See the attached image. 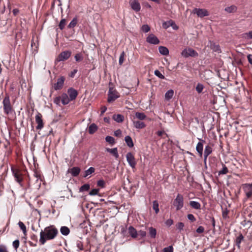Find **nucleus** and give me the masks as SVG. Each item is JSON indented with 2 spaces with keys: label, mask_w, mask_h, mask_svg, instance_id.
Segmentation results:
<instances>
[{
  "label": "nucleus",
  "mask_w": 252,
  "mask_h": 252,
  "mask_svg": "<svg viewBox=\"0 0 252 252\" xmlns=\"http://www.w3.org/2000/svg\"><path fill=\"white\" fill-rule=\"evenodd\" d=\"M159 52L162 55H167L169 54L168 49L164 46H159L158 47Z\"/></svg>",
  "instance_id": "29"
},
{
  "label": "nucleus",
  "mask_w": 252,
  "mask_h": 252,
  "mask_svg": "<svg viewBox=\"0 0 252 252\" xmlns=\"http://www.w3.org/2000/svg\"><path fill=\"white\" fill-rule=\"evenodd\" d=\"M244 191L246 194L247 198H249L252 196V183L245 184L243 185Z\"/></svg>",
  "instance_id": "7"
},
{
  "label": "nucleus",
  "mask_w": 252,
  "mask_h": 252,
  "mask_svg": "<svg viewBox=\"0 0 252 252\" xmlns=\"http://www.w3.org/2000/svg\"><path fill=\"white\" fill-rule=\"evenodd\" d=\"M126 158V160L128 162L129 166L132 168H135L136 165V162L135 160V158L132 154L130 152L127 153Z\"/></svg>",
  "instance_id": "9"
},
{
  "label": "nucleus",
  "mask_w": 252,
  "mask_h": 252,
  "mask_svg": "<svg viewBox=\"0 0 252 252\" xmlns=\"http://www.w3.org/2000/svg\"><path fill=\"white\" fill-rule=\"evenodd\" d=\"M163 252H173V248L172 246L166 247L163 249Z\"/></svg>",
  "instance_id": "51"
},
{
  "label": "nucleus",
  "mask_w": 252,
  "mask_h": 252,
  "mask_svg": "<svg viewBox=\"0 0 252 252\" xmlns=\"http://www.w3.org/2000/svg\"><path fill=\"white\" fill-rule=\"evenodd\" d=\"M12 12H13V14L16 16L18 14V13H19V10L17 8H15L12 11Z\"/></svg>",
  "instance_id": "64"
},
{
  "label": "nucleus",
  "mask_w": 252,
  "mask_h": 252,
  "mask_svg": "<svg viewBox=\"0 0 252 252\" xmlns=\"http://www.w3.org/2000/svg\"><path fill=\"white\" fill-rule=\"evenodd\" d=\"M119 97L118 93L113 88H110L108 93V102L109 103L113 102Z\"/></svg>",
  "instance_id": "3"
},
{
  "label": "nucleus",
  "mask_w": 252,
  "mask_h": 252,
  "mask_svg": "<svg viewBox=\"0 0 252 252\" xmlns=\"http://www.w3.org/2000/svg\"><path fill=\"white\" fill-rule=\"evenodd\" d=\"M90 189V185L88 184H86L82 186L79 189L80 192H83L84 191H87Z\"/></svg>",
  "instance_id": "38"
},
{
  "label": "nucleus",
  "mask_w": 252,
  "mask_h": 252,
  "mask_svg": "<svg viewBox=\"0 0 252 252\" xmlns=\"http://www.w3.org/2000/svg\"><path fill=\"white\" fill-rule=\"evenodd\" d=\"M189 205L193 209H200L201 205L197 201H190L189 202Z\"/></svg>",
  "instance_id": "30"
},
{
  "label": "nucleus",
  "mask_w": 252,
  "mask_h": 252,
  "mask_svg": "<svg viewBox=\"0 0 252 252\" xmlns=\"http://www.w3.org/2000/svg\"><path fill=\"white\" fill-rule=\"evenodd\" d=\"M74 58L76 62H80L83 59V56L81 53H78L76 54Z\"/></svg>",
  "instance_id": "44"
},
{
  "label": "nucleus",
  "mask_w": 252,
  "mask_h": 252,
  "mask_svg": "<svg viewBox=\"0 0 252 252\" xmlns=\"http://www.w3.org/2000/svg\"><path fill=\"white\" fill-rule=\"evenodd\" d=\"M60 97L61 102L63 105H66L71 101L67 94L65 93L62 94Z\"/></svg>",
  "instance_id": "20"
},
{
  "label": "nucleus",
  "mask_w": 252,
  "mask_h": 252,
  "mask_svg": "<svg viewBox=\"0 0 252 252\" xmlns=\"http://www.w3.org/2000/svg\"><path fill=\"white\" fill-rule=\"evenodd\" d=\"M174 95V91L173 90H169L165 94V99L169 100L171 99Z\"/></svg>",
  "instance_id": "31"
},
{
  "label": "nucleus",
  "mask_w": 252,
  "mask_h": 252,
  "mask_svg": "<svg viewBox=\"0 0 252 252\" xmlns=\"http://www.w3.org/2000/svg\"><path fill=\"white\" fill-rule=\"evenodd\" d=\"M128 231L132 238H135L137 237L138 233L133 226H130L128 228Z\"/></svg>",
  "instance_id": "21"
},
{
  "label": "nucleus",
  "mask_w": 252,
  "mask_h": 252,
  "mask_svg": "<svg viewBox=\"0 0 252 252\" xmlns=\"http://www.w3.org/2000/svg\"><path fill=\"white\" fill-rule=\"evenodd\" d=\"M67 93L69 95L68 97L69 99L71 100V101L74 100L76 98L78 94L77 91L72 88H70L68 89Z\"/></svg>",
  "instance_id": "14"
},
{
  "label": "nucleus",
  "mask_w": 252,
  "mask_h": 252,
  "mask_svg": "<svg viewBox=\"0 0 252 252\" xmlns=\"http://www.w3.org/2000/svg\"><path fill=\"white\" fill-rule=\"evenodd\" d=\"M132 123L133 126L136 128L142 129L146 126L145 124L141 121L134 120L132 121Z\"/></svg>",
  "instance_id": "17"
},
{
  "label": "nucleus",
  "mask_w": 252,
  "mask_h": 252,
  "mask_svg": "<svg viewBox=\"0 0 252 252\" xmlns=\"http://www.w3.org/2000/svg\"><path fill=\"white\" fill-rule=\"evenodd\" d=\"M155 73V75H156L157 76H158V78H160V79H164L165 77L163 75H162L161 72L158 70H156L154 72Z\"/></svg>",
  "instance_id": "48"
},
{
  "label": "nucleus",
  "mask_w": 252,
  "mask_h": 252,
  "mask_svg": "<svg viewBox=\"0 0 252 252\" xmlns=\"http://www.w3.org/2000/svg\"><path fill=\"white\" fill-rule=\"evenodd\" d=\"M65 25H66V20L65 19H63L61 20V21L59 24V27L61 30H62L64 29Z\"/></svg>",
  "instance_id": "42"
},
{
  "label": "nucleus",
  "mask_w": 252,
  "mask_h": 252,
  "mask_svg": "<svg viewBox=\"0 0 252 252\" xmlns=\"http://www.w3.org/2000/svg\"><path fill=\"white\" fill-rule=\"evenodd\" d=\"M188 219L191 221L192 222L195 221L196 220V219L194 217V216L192 214H188L187 216Z\"/></svg>",
  "instance_id": "53"
},
{
  "label": "nucleus",
  "mask_w": 252,
  "mask_h": 252,
  "mask_svg": "<svg viewBox=\"0 0 252 252\" xmlns=\"http://www.w3.org/2000/svg\"><path fill=\"white\" fill-rule=\"evenodd\" d=\"M162 27L163 28L167 29L170 27H172L174 30H178V27L172 20H169L166 22H164L162 24Z\"/></svg>",
  "instance_id": "13"
},
{
  "label": "nucleus",
  "mask_w": 252,
  "mask_h": 252,
  "mask_svg": "<svg viewBox=\"0 0 252 252\" xmlns=\"http://www.w3.org/2000/svg\"><path fill=\"white\" fill-rule=\"evenodd\" d=\"M12 171L16 181L21 184L23 179L21 177V174L20 171L18 170L14 169L13 168H12Z\"/></svg>",
  "instance_id": "16"
},
{
  "label": "nucleus",
  "mask_w": 252,
  "mask_h": 252,
  "mask_svg": "<svg viewBox=\"0 0 252 252\" xmlns=\"http://www.w3.org/2000/svg\"><path fill=\"white\" fill-rule=\"evenodd\" d=\"M19 241L18 240H16L13 242V247L16 250L19 246Z\"/></svg>",
  "instance_id": "52"
},
{
  "label": "nucleus",
  "mask_w": 252,
  "mask_h": 252,
  "mask_svg": "<svg viewBox=\"0 0 252 252\" xmlns=\"http://www.w3.org/2000/svg\"><path fill=\"white\" fill-rule=\"evenodd\" d=\"M196 231L197 233H202L204 232V228L203 226H200L197 228Z\"/></svg>",
  "instance_id": "55"
},
{
  "label": "nucleus",
  "mask_w": 252,
  "mask_h": 252,
  "mask_svg": "<svg viewBox=\"0 0 252 252\" xmlns=\"http://www.w3.org/2000/svg\"><path fill=\"white\" fill-rule=\"evenodd\" d=\"M248 60L249 63L252 64V55L249 54L247 56Z\"/></svg>",
  "instance_id": "63"
},
{
  "label": "nucleus",
  "mask_w": 252,
  "mask_h": 252,
  "mask_svg": "<svg viewBox=\"0 0 252 252\" xmlns=\"http://www.w3.org/2000/svg\"><path fill=\"white\" fill-rule=\"evenodd\" d=\"M173 223V220L172 219H168L166 220V221L165 222V224L168 226H170L171 225H172Z\"/></svg>",
  "instance_id": "56"
},
{
  "label": "nucleus",
  "mask_w": 252,
  "mask_h": 252,
  "mask_svg": "<svg viewBox=\"0 0 252 252\" xmlns=\"http://www.w3.org/2000/svg\"><path fill=\"white\" fill-rule=\"evenodd\" d=\"M18 225L21 229L23 231L24 234L26 233V227L24 223L22 221H19L18 222Z\"/></svg>",
  "instance_id": "40"
},
{
  "label": "nucleus",
  "mask_w": 252,
  "mask_h": 252,
  "mask_svg": "<svg viewBox=\"0 0 252 252\" xmlns=\"http://www.w3.org/2000/svg\"><path fill=\"white\" fill-rule=\"evenodd\" d=\"M97 126L93 123L89 127L88 131L89 133L91 134H92L94 133L97 130Z\"/></svg>",
  "instance_id": "28"
},
{
  "label": "nucleus",
  "mask_w": 252,
  "mask_h": 252,
  "mask_svg": "<svg viewBox=\"0 0 252 252\" xmlns=\"http://www.w3.org/2000/svg\"><path fill=\"white\" fill-rule=\"evenodd\" d=\"M146 41L151 44L157 45L159 43L158 37L153 33L150 34L146 38Z\"/></svg>",
  "instance_id": "8"
},
{
  "label": "nucleus",
  "mask_w": 252,
  "mask_h": 252,
  "mask_svg": "<svg viewBox=\"0 0 252 252\" xmlns=\"http://www.w3.org/2000/svg\"><path fill=\"white\" fill-rule=\"evenodd\" d=\"M203 88H204L203 85L201 84L198 83V84H197V85L196 87V91L198 93H200L202 92Z\"/></svg>",
  "instance_id": "45"
},
{
  "label": "nucleus",
  "mask_w": 252,
  "mask_h": 252,
  "mask_svg": "<svg viewBox=\"0 0 252 252\" xmlns=\"http://www.w3.org/2000/svg\"><path fill=\"white\" fill-rule=\"evenodd\" d=\"M125 56V53L124 52H123L121 54L120 56L119 57V63L120 65H122L123 64V63H124Z\"/></svg>",
  "instance_id": "46"
},
{
  "label": "nucleus",
  "mask_w": 252,
  "mask_h": 252,
  "mask_svg": "<svg viewBox=\"0 0 252 252\" xmlns=\"http://www.w3.org/2000/svg\"><path fill=\"white\" fill-rule=\"evenodd\" d=\"M106 151L113 155L116 158H119V154L118 153V150L117 148H114L113 149H110L107 148H106Z\"/></svg>",
  "instance_id": "25"
},
{
  "label": "nucleus",
  "mask_w": 252,
  "mask_h": 252,
  "mask_svg": "<svg viewBox=\"0 0 252 252\" xmlns=\"http://www.w3.org/2000/svg\"><path fill=\"white\" fill-rule=\"evenodd\" d=\"M192 13L196 14V15L200 18H203L209 15V11L204 8H195L192 10Z\"/></svg>",
  "instance_id": "5"
},
{
  "label": "nucleus",
  "mask_w": 252,
  "mask_h": 252,
  "mask_svg": "<svg viewBox=\"0 0 252 252\" xmlns=\"http://www.w3.org/2000/svg\"><path fill=\"white\" fill-rule=\"evenodd\" d=\"M182 56L185 58H188L189 57H196L197 56V53L191 48H186L183 50L182 52Z\"/></svg>",
  "instance_id": "6"
},
{
  "label": "nucleus",
  "mask_w": 252,
  "mask_h": 252,
  "mask_svg": "<svg viewBox=\"0 0 252 252\" xmlns=\"http://www.w3.org/2000/svg\"><path fill=\"white\" fill-rule=\"evenodd\" d=\"M77 20L76 18H73L68 25V28H74L77 24Z\"/></svg>",
  "instance_id": "41"
},
{
  "label": "nucleus",
  "mask_w": 252,
  "mask_h": 252,
  "mask_svg": "<svg viewBox=\"0 0 252 252\" xmlns=\"http://www.w3.org/2000/svg\"><path fill=\"white\" fill-rule=\"evenodd\" d=\"M122 134V131L120 129H118L114 131V135L116 136H120Z\"/></svg>",
  "instance_id": "61"
},
{
  "label": "nucleus",
  "mask_w": 252,
  "mask_h": 252,
  "mask_svg": "<svg viewBox=\"0 0 252 252\" xmlns=\"http://www.w3.org/2000/svg\"><path fill=\"white\" fill-rule=\"evenodd\" d=\"M2 104L4 113L6 115H9L11 113L12 111V107L8 96H6L4 98L2 101Z\"/></svg>",
  "instance_id": "2"
},
{
  "label": "nucleus",
  "mask_w": 252,
  "mask_h": 252,
  "mask_svg": "<svg viewBox=\"0 0 252 252\" xmlns=\"http://www.w3.org/2000/svg\"><path fill=\"white\" fill-rule=\"evenodd\" d=\"M138 234L142 237H144L146 236V232L143 230H140L138 232Z\"/></svg>",
  "instance_id": "60"
},
{
  "label": "nucleus",
  "mask_w": 252,
  "mask_h": 252,
  "mask_svg": "<svg viewBox=\"0 0 252 252\" xmlns=\"http://www.w3.org/2000/svg\"><path fill=\"white\" fill-rule=\"evenodd\" d=\"M125 140L129 147H132L133 146V143L132 138L129 136H126L125 138Z\"/></svg>",
  "instance_id": "32"
},
{
  "label": "nucleus",
  "mask_w": 252,
  "mask_h": 252,
  "mask_svg": "<svg viewBox=\"0 0 252 252\" xmlns=\"http://www.w3.org/2000/svg\"><path fill=\"white\" fill-rule=\"evenodd\" d=\"M153 209L155 211L156 214H158L159 212L158 203L157 200L153 201Z\"/></svg>",
  "instance_id": "37"
},
{
  "label": "nucleus",
  "mask_w": 252,
  "mask_h": 252,
  "mask_svg": "<svg viewBox=\"0 0 252 252\" xmlns=\"http://www.w3.org/2000/svg\"><path fill=\"white\" fill-rule=\"evenodd\" d=\"M212 152V149L210 146L208 145L205 147L204 153V158L205 161L206 160L208 156L211 154Z\"/></svg>",
  "instance_id": "24"
},
{
  "label": "nucleus",
  "mask_w": 252,
  "mask_h": 252,
  "mask_svg": "<svg viewBox=\"0 0 252 252\" xmlns=\"http://www.w3.org/2000/svg\"><path fill=\"white\" fill-rule=\"evenodd\" d=\"M245 37L248 39H252V31H250L248 33H245Z\"/></svg>",
  "instance_id": "57"
},
{
  "label": "nucleus",
  "mask_w": 252,
  "mask_h": 252,
  "mask_svg": "<svg viewBox=\"0 0 252 252\" xmlns=\"http://www.w3.org/2000/svg\"><path fill=\"white\" fill-rule=\"evenodd\" d=\"M97 185L99 187L103 188L105 185V182L103 180H99L97 183Z\"/></svg>",
  "instance_id": "58"
},
{
  "label": "nucleus",
  "mask_w": 252,
  "mask_h": 252,
  "mask_svg": "<svg viewBox=\"0 0 252 252\" xmlns=\"http://www.w3.org/2000/svg\"><path fill=\"white\" fill-rule=\"evenodd\" d=\"M70 55L71 52L68 51H63L60 54L57 60L58 62L64 61L67 60Z\"/></svg>",
  "instance_id": "10"
},
{
  "label": "nucleus",
  "mask_w": 252,
  "mask_h": 252,
  "mask_svg": "<svg viewBox=\"0 0 252 252\" xmlns=\"http://www.w3.org/2000/svg\"><path fill=\"white\" fill-rule=\"evenodd\" d=\"M58 230L54 225L46 227L40 233L39 242L44 245L47 240L54 239L58 234Z\"/></svg>",
  "instance_id": "1"
},
{
  "label": "nucleus",
  "mask_w": 252,
  "mask_h": 252,
  "mask_svg": "<svg viewBox=\"0 0 252 252\" xmlns=\"http://www.w3.org/2000/svg\"><path fill=\"white\" fill-rule=\"evenodd\" d=\"M149 236L151 238L154 239L157 236V230L153 227H150L148 228Z\"/></svg>",
  "instance_id": "22"
},
{
  "label": "nucleus",
  "mask_w": 252,
  "mask_h": 252,
  "mask_svg": "<svg viewBox=\"0 0 252 252\" xmlns=\"http://www.w3.org/2000/svg\"><path fill=\"white\" fill-rule=\"evenodd\" d=\"M173 205L176 207V210L182 209L184 206V199L182 195L178 194L173 202Z\"/></svg>",
  "instance_id": "4"
},
{
  "label": "nucleus",
  "mask_w": 252,
  "mask_h": 252,
  "mask_svg": "<svg viewBox=\"0 0 252 252\" xmlns=\"http://www.w3.org/2000/svg\"><path fill=\"white\" fill-rule=\"evenodd\" d=\"M0 252H8L6 247L3 245H0Z\"/></svg>",
  "instance_id": "59"
},
{
  "label": "nucleus",
  "mask_w": 252,
  "mask_h": 252,
  "mask_svg": "<svg viewBox=\"0 0 252 252\" xmlns=\"http://www.w3.org/2000/svg\"><path fill=\"white\" fill-rule=\"evenodd\" d=\"M203 142H205V141L203 140H201V142H199L196 147V150L197 152L199 154L200 156L201 157L203 154Z\"/></svg>",
  "instance_id": "19"
},
{
  "label": "nucleus",
  "mask_w": 252,
  "mask_h": 252,
  "mask_svg": "<svg viewBox=\"0 0 252 252\" xmlns=\"http://www.w3.org/2000/svg\"><path fill=\"white\" fill-rule=\"evenodd\" d=\"M95 171V169L94 167H91L88 170H86L85 172V174L84 175V177H87L88 176L91 175L93 173H94Z\"/></svg>",
  "instance_id": "34"
},
{
  "label": "nucleus",
  "mask_w": 252,
  "mask_h": 252,
  "mask_svg": "<svg viewBox=\"0 0 252 252\" xmlns=\"http://www.w3.org/2000/svg\"><path fill=\"white\" fill-rule=\"evenodd\" d=\"M244 237L242 234H240L238 237H237L236 239V244L238 247H240V243L241 241L243 240Z\"/></svg>",
  "instance_id": "39"
},
{
  "label": "nucleus",
  "mask_w": 252,
  "mask_h": 252,
  "mask_svg": "<svg viewBox=\"0 0 252 252\" xmlns=\"http://www.w3.org/2000/svg\"><path fill=\"white\" fill-rule=\"evenodd\" d=\"M147 118L146 115L142 112H137L135 114V117L134 119H137L139 121H142L146 119Z\"/></svg>",
  "instance_id": "23"
},
{
  "label": "nucleus",
  "mask_w": 252,
  "mask_h": 252,
  "mask_svg": "<svg viewBox=\"0 0 252 252\" xmlns=\"http://www.w3.org/2000/svg\"><path fill=\"white\" fill-rule=\"evenodd\" d=\"M64 80L65 78L63 76H61L57 80V83L54 85V89L56 90L61 89L63 86Z\"/></svg>",
  "instance_id": "15"
},
{
  "label": "nucleus",
  "mask_w": 252,
  "mask_h": 252,
  "mask_svg": "<svg viewBox=\"0 0 252 252\" xmlns=\"http://www.w3.org/2000/svg\"><path fill=\"white\" fill-rule=\"evenodd\" d=\"M237 7L235 5H232L225 8V11L228 13H234L237 11Z\"/></svg>",
  "instance_id": "26"
},
{
  "label": "nucleus",
  "mask_w": 252,
  "mask_h": 252,
  "mask_svg": "<svg viewBox=\"0 0 252 252\" xmlns=\"http://www.w3.org/2000/svg\"><path fill=\"white\" fill-rule=\"evenodd\" d=\"M77 69H74L73 71H72L70 74H69V76L73 78L75 76V74L77 73Z\"/></svg>",
  "instance_id": "62"
},
{
  "label": "nucleus",
  "mask_w": 252,
  "mask_h": 252,
  "mask_svg": "<svg viewBox=\"0 0 252 252\" xmlns=\"http://www.w3.org/2000/svg\"><path fill=\"white\" fill-rule=\"evenodd\" d=\"M76 246L79 250L82 251L84 249L83 243L80 241H77L76 242Z\"/></svg>",
  "instance_id": "49"
},
{
  "label": "nucleus",
  "mask_w": 252,
  "mask_h": 252,
  "mask_svg": "<svg viewBox=\"0 0 252 252\" xmlns=\"http://www.w3.org/2000/svg\"><path fill=\"white\" fill-rule=\"evenodd\" d=\"M228 172V169L227 167L223 164H222V169L219 171V175L221 174H226Z\"/></svg>",
  "instance_id": "35"
},
{
  "label": "nucleus",
  "mask_w": 252,
  "mask_h": 252,
  "mask_svg": "<svg viewBox=\"0 0 252 252\" xmlns=\"http://www.w3.org/2000/svg\"><path fill=\"white\" fill-rule=\"evenodd\" d=\"M61 101V99L60 96L56 97L54 99V102L58 105H60Z\"/></svg>",
  "instance_id": "54"
},
{
  "label": "nucleus",
  "mask_w": 252,
  "mask_h": 252,
  "mask_svg": "<svg viewBox=\"0 0 252 252\" xmlns=\"http://www.w3.org/2000/svg\"><path fill=\"white\" fill-rule=\"evenodd\" d=\"M35 122L37 124L36 129H42L44 126L43 122L42 119V115L39 113H37V114L35 116Z\"/></svg>",
  "instance_id": "11"
},
{
  "label": "nucleus",
  "mask_w": 252,
  "mask_h": 252,
  "mask_svg": "<svg viewBox=\"0 0 252 252\" xmlns=\"http://www.w3.org/2000/svg\"><path fill=\"white\" fill-rule=\"evenodd\" d=\"M60 231L62 235L66 236L69 234L70 230L66 226H62L60 229Z\"/></svg>",
  "instance_id": "33"
},
{
  "label": "nucleus",
  "mask_w": 252,
  "mask_h": 252,
  "mask_svg": "<svg viewBox=\"0 0 252 252\" xmlns=\"http://www.w3.org/2000/svg\"><path fill=\"white\" fill-rule=\"evenodd\" d=\"M176 228L179 230L180 231H181L183 230L184 229V223L182 222H178L176 224Z\"/></svg>",
  "instance_id": "43"
},
{
  "label": "nucleus",
  "mask_w": 252,
  "mask_h": 252,
  "mask_svg": "<svg viewBox=\"0 0 252 252\" xmlns=\"http://www.w3.org/2000/svg\"><path fill=\"white\" fill-rule=\"evenodd\" d=\"M129 4L131 8L135 12H138L141 9L140 3L137 0H130L129 1Z\"/></svg>",
  "instance_id": "12"
},
{
  "label": "nucleus",
  "mask_w": 252,
  "mask_h": 252,
  "mask_svg": "<svg viewBox=\"0 0 252 252\" xmlns=\"http://www.w3.org/2000/svg\"><path fill=\"white\" fill-rule=\"evenodd\" d=\"M105 140L111 145H113L115 143L114 138L110 136H107L105 137Z\"/></svg>",
  "instance_id": "36"
},
{
  "label": "nucleus",
  "mask_w": 252,
  "mask_h": 252,
  "mask_svg": "<svg viewBox=\"0 0 252 252\" xmlns=\"http://www.w3.org/2000/svg\"><path fill=\"white\" fill-rule=\"evenodd\" d=\"M141 30L144 32H148L150 30V28L148 25H144L141 27Z\"/></svg>",
  "instance_id": "47"
},
{
  "label": "nucleus",
  "mask_w": 252,
  "mask_h": 252,
  "mask_svg": "<svg viewBox=\"0 0 252 252\" xmlns=\"http://www.w3.org/2000/svg\"><path fill=\"white\" fill-rule=\"evenodd\" d=\"M99 191V189H94L90 191L89 194L91 196H94L96 195Z\"/></svg>",
  "instance_id": "50"
},
{
  "label": "nucleus",
  "mask_w": 252,
  "mask_h": 252,
  "mask_svg": "<svg viewBox=\"0 0 252 252\" xmlns=\"http://www.w3.org/2000/svg\"><path fill=\"white\" fill-rule=\"evenodd\" d=\"M80 172V169L78 167H74L71 168H69L67 170V173H70L73 177L78 176Z\"/></svg>",
  "instance_id": "18"
},
{
  "label": "nucleus",
  "mask_w": 252,
  "mask_h": 252,
  "mask_svg": "<svg viewBox=\"0 0 252 252\" xmlns=\"http://www.w3.org/2000/svg\"><path fill=\"white\" fill-rule=\"evenodd\" d=\"M113 119L117 123H122L124 121V117L121 114H115L113 116Z\"/></svg>",
  "instance_id": "27"
}]
</instances>
